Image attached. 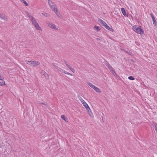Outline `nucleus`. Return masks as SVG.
<instances>
[{"label": "nucleus", "mask_w": 157, "mask_h": 157, "mask_svg": "<svg viewBox=\"0 0 157 157\" xmlns=\"http://www.w3.org/2000/svg\"><path fill=\"white\" fill-rule=\"evenodd\" d=\"M133 30L137 33L142 34L144 33L143 30L141 28L140 26L134 25L133 26Z\"/></svg>", "instance_id": "obj_1"}, {"label": "nucleus", "mask_w": 157, "mask_h": 157, "mask_svg": "<svg viewBox=\"0 0 157 157\" xmlns=\"http://www.w3.org/2000/svg\"><path fill=\"white\" fill-rule=\"evenodd\" d=\"M25 13L27 16L29 17L30 20L32 22L33 25L35 26V25L38 24L35 19L32 16L29 12L26 11Z\"/></svg>", "instance_id": "obj_2"}, {"label": "nucleus", "mask_w": 157, "mask_h": 157, "mask_svg": "<svg viewBox=\"0 0 157 157\" xmlns=\"http://www.w3.org/2000/svg\"><path fill=\"white\" fill-rule=\"evenodd\" d=\"M27 64L33 67H35L40 65V63L36 61H27Z\"/></svg>", "instance_id": "obj_3"}, {"label": "nucleus", "mask_w": 157, "mask_h": 157, "mask_svg": "<svg viewBox=\"0 0 157 157\" xmlns=\"http://www.w3.org/2000/svg\"><path fill=\"white\" fill-rule=\"evenodd\" d=\"M98 22H100L103 26L105 28L108 30L111 31L113 29L110 27L103 21L101 19H98Z\"/></svg>", "instance_id": "obj_4"}, {"label": "nucleus", "mask_w": 157, "mask_h": 157, "mask_svg": "<svg viewBox=\"0 0 157 157\" xmlns=\"http://www.w3.org/2000/svg\"><path fill=\"white\" fill-rule=\"evenodd\" d=\"M88 85L91 88L94 89L96 92L99 93L101 92V90L95 86L94 85L92 84V83L88 82Z\"/></svg>", "instance_id": "obj_5"}, {"label": "nucleus", "mask_w": 157, "mask_h": 157, "mask_svg": "<svg viewBox=\"0 0 157 157\" xmlns=\"http://www.w3.org/2000/svg\"><path fill=\"white\" fill-rule=\"evenodd\" d=\"M47 24L48 26L49 27H50L52 29H55L56 30H58V28L56 27L55 26V25L54 24L51 23L50 22L48 23Z\"/></svg>", "instance_id": "obj_6"}, {"label": "nucleus", "mask_w": 157, "mask_h": 157, "mask_svg": "<svg viewBox=\"0 0 157 157\" xmlns=\"http://www.w3.org/2000/svg\"><path fill=\"white\" fill-rule=\"evenodd\" d=\"M150 15L152 20L153 25L155 26H156L157 25V24L155 18L152 13H151Z\"/></svg>", "instance_id": "obj_7"}, {"label": "nucleus", "mask_w": 157, "mask_h": 157, "mask_svg": "<svg viewBox=\"0 0 157 157\" xmlns=\"http://www.w3.org/2000/svg\"><path fill=\"white\" fill-rule=\"evenodd\" d=\"M65 64L66 66L73 72L75 73V69L72 68L67 63L65 62Z\"/></svg>", "instance_id": "obj_8"}, {"label": "nucleus", "mask_w": 157, "mask_h": 157, "mask_svg": "<svg viewBox=\"0 0 157 157\" xmlns=\"http://www.w3.org/2000/svg\"><path fill=\"white\" fill-rule=\"evenodd\" d=\"M41 74L44 75L46 78H48L49 76L48 74L44 71L42 70L41 72Z\"/></svg>", "instance_id": "obj_9"}, {"label": "nucleus", "mask_w": 157, "mask_h": 157, "mask_svg": "<svg viewBox=\"0 0 157 157\" xmlns=\"http://www.w3.org/2000/svg\"><path fill=\"white\" fill-rule=\"evenodd\" d=\"M0 17L1 19H2L4 20L7 21V20L6 17L5 16V15L4 14L1 13H0Z\"/></svg>", "instance_id": "obj_10"}, {"label": "nucleus", "mask_w": 157, "mask_h": 157, "mask_svg": "<svg viewBox=\"0 0 157 157\" xmlns=\"http://www.w3.org/2000/svg\"><path fill=\"white\" fill-rule=\"evenodd\" d=\"M82 104L85 107L87 110H90V108L86 102H85L82 103Z\"/></svg>", "instance_id": "obj_11"}, {"label": "nucleus", "mask_w": 157, "mask_h": 157, "mask_svg": "<svg viewBox=\"0 0 157 157\" xmlns=\"http://www.w3.org/2000/svg\"><path fill=\"white\" fill-rule=\"evenodd\" d=\"M105 64L110 70L111 71H113V68L109 64V63H106Z\"/></svg>", "instance_id": "obj_12"}, {"label": "nucleus", "mask_w": 157, "mask_h": 157, "mask_svg": "<svg viewBox=\"0 0 157 157\" xmlns=\"http://www.w3.org/2000/svg\"><path fill=\"white\" fill-rule=\"evenodd\" d=\"M121 10L123 15L125 17H127L128 15L126 13L125 11L124 8H121Z\"/></svg>", "instance_id": "obj_13"}, {"label": "nucleus", "mask_w": 157, "mask_h": 157, "mask_svg": "<svg viewBox=\"0 0 157 157\" xmlns=\"http://www.w3.org/2000/svg\"><path fill=\"white\" fill-rule=\"evenodd\" d=\"M48 3L49 5L50 6V7L52 9V7L54 6V3L51 0H48Z\"/></svg>", "instance_id": "obj_14"}, {"label": "nucleus", "mask_w": 157, "mask_h": 157, "mask_svg": "<svg viewBox=\"0 0 157 157\" xmlns=\"http://www.w3.org/2000/svg\"><path fill=\"white\" fill-rule=\"evenodd\" d=\"M34 26L36 29L38 30H40V31L42 30V29L41 28V27L38 24H37V25H35Z\"/></svg>", "instance_id": "obj_15"}, {"label": "nucleus", "mask_w": 157, "mask_h": 157, "mask_svg": "<svg viewBox=\"0 0 157 157\" xmlns=\"http://www.w3.org/2000/svg\"><path fill=\"white\" fill-rule=\"evenodd\" d=\"M3 85H5V82L2 79L0 78V86H3Z\"/></svg>", "instance_id": "obj_16"}, {"label": "nucleus", "mask_w": 157, "mask_h": 157, "mask_svg": "<svg viewBox=\"0 0 157 157\" xmlns=\"http://www.w3.org/2000/svg\"><path fill=\"white\" fill-rule=\"evenodd\" d=\"M94 29L95 30H96L97 31H98L100 29L99 26H97L96 25L94 27Z\"/></svg>", "instance_id": "obj_17"}, {"label": "nucleus", "mask_w": 157, "mask_h": 157, "mask_svg": "<svg viewBox=\"0 0 157 157\" xmlns=\"http://www.w3.org/2000/svg\"><path fill=\"white\" fill-rule=\"evenodd\" d=\"M20 1L24 3L26 6H28V4L25 0H20Z\"/></svg>", "instance_id": "obj_18"}, {"label": "nucleus", "mask_w": 157, "mask_h": 157, "mask_svg": "<svg viewBox=\"0 0 157 157\" xmlns=\"http://www.w3.org/2000/svg\"><path fill=\"white\" fill-rule=\"evenodd\" d=\"M63 72V73H64L65 74L68 75H70L72 76V75L71 74V73H69L68 72H67L65 71V70H63V72Z\"/></svg>", "instance_id": "obj_19"}, {"label": "nucleus", "mask_w": 157, "mask_h": 157, "mask_svg": "<svg viewBox=\"0 0 157 157\" xmlns=\"http://www.w3.org/2000/svg\"><path fill=\"white\" fill-rule=\"evenodd\" d=\"M56 15L58 17H60L59 16V13L58 12V10L54 11Z\"/></svg>", "instance_id": "obj_20"}, {"label": "nucleus", "mask_w": 157, "mask_h": 157, "mask_svg": "<svg viewBox=\"0 0 157 157\" xmlns=\"http://www.w3.org/2000/svg\"><path fill=\"white\" fill-rule=\"evenodd\" d=\"M88 111V113H89L90 116H92V113L91 112V110L90 109V110H87Z\"/></svg>", "instance_id": "obj_21"}, {"label": "nucleus", "mask_w": 157, "mask_h": 157, "mask_svg": "<svg viewBox=\"0 0 157 157\" xmlns=\"http://www.w3.org/2000/svg\"><path fill=\"white\" fill-rule=\"evenodd\" d=\"M128 78L129 79L131 80H134L135 78L132 76H129L128 77Z\"/></svg>", "instance_id": "obj_22"}, {"label": "nucleus", "mask_w": 157, "mask_h": 157, "mask_svg": "<svg viewBox=\"0 0 157 157\" xmlns=\"http://www.w3.org/2000/svg\"><path fill=\"white\" fill-rule=\"evenodd\" d=\"M79 100H80L81 103L82 104L85 102L84 100L81 97H80V98H79Z\"/></svg>", "instance_id": "obj_23"}, {"label": "nucleus", "mask_w": 157, "mask_h": 157, "mask_svg": "<svg viewBox=\"0 0 157 157\" xmlns=\"http://www.w3.org/2000/svg\"><path fill=\"white\" fill-rule=\"evenodd\" d=\"M42 14L45 17H48V14L46 13H42Z\"/></svg>", "instance_id": "obj_24"}, {"label": "nucleus", "mask_w": 157, "mask_h": 157, "mask_svg": "<svg viewBox=\"0 0 157 157\" xmlns=\"http://www.w3.org/2000/svg\"><path fill=\"white\" fill-rule=\"evenodd\" d=\"M38 104H40V105H47V104L46 103H43V102H39L38 103Z\"/></svg>", "instance_id": "obj_25"}, {"label": "nucleus", "mask_w": 157, "mask_h": 157, "mask_svg": "<svg viewBox=\"0 0 157 157\" xmlns=\"http://www.w3.org/2000/svg\"><path fill=\"white\" fill-rule=\"evenodd\" d=\"M57 70L59 71H60L61 72H63V70H62V69H61L60 68L58 67Z\"/></svg>", "instance_id": "obj_26"}, {"label": "nucleus", "mask_w": 157, "mask_h": 157, "mask_svg": "<svg viewBox=\"0 0 157 157\" xmlns=\"http://www.w3.org/2000/svg\"><path fill=\"white\" fill-rule=\"evenodd\" d=\"M54 11H55L57 10V9L56 8V6H55L53 8H52V9Z\"/></svg>", "instance_id": "obj_27"}, {"label": "nucleus", "mask_w": 157, "mask_h": 157, "mask_svg": "<svg viewBox=\"0 0 157 157\" xmlns=\"http://www.w3.org/2000/svg\"><path fill=\"white\" fill-rule=\"evenodd\" d=\"M61 117L62 119L64 120H65V119H66L65 117V116L64 115H62L61 116Z\"/></svg>", "instance_id": "obj_28"}, {"label": "nucleus", "mask_w": 157, "mask_h": 157, "mask_svg": "<svg viewBox=\"0 0 157 157\" xmlns=\"http://www.w3.org/2000/svg\"><path fill=\"white\" fill-rule=\"evenodd\" d=\"M113 75L115 76L117 75V74L113 70V71H112Z\"/></svg>", "instance_id": "obj_29"}, {"label": "nucleus", "mask_w": 157, "mask_h": 157, "mask_svg": "<svg viewBox=\"0 0 157 157\" xmlns=\"http://www.w3.org/2000/svg\"><path fill=\"white\" fill-rule=\"evenodd\" d=\"M52 65H53V66H54V67H55L56 69H58V66H56L55 65V64H54V63H52Z\"/></svg>", "instance_id": "obj_30"}, {"label": "nucleus", "mask_w": 157, "mask_h": 157, "mask_svg": "<svg viewBox=\"0 0 157 157\" xmlns=\"http://www.w3.org/2000/svg\"><path fill=\"white\" fill-rule=\"evenodd\" d=\"M97 40H98V41L99 40H100V39H99V38H97Z\"/></svg>", "instance_id": "obj_31"}, {"label": "nucleus", "mask_w": 157, "mask_h": 157, "mask_svg": "<svg viewBox=\"0 0 157 157\" xmlns=\"http://www.w3.org/2000/svg\"><path fill=\"white\" fill-rule=\"evenodd\" d=\"M1 78V76L0 75V78Z\"/></svg>", "instance_id": "obj_32"}, {"label": "nucleus", "mask_w": 157, "mask_h": 157, "mask_svg": "<svg viewBox=\"0 0 157 157\" xmlns=\"http://www.w3.org/2000/svg\"><path fill=\"white\" fill-rule=\"evenodd\" d=\"M124 157H126V156H125Z\"/></svg>", "instance_id": "obj_33"}]
</instances>
